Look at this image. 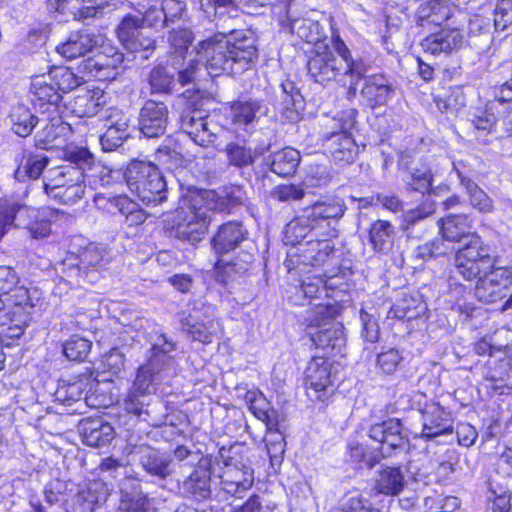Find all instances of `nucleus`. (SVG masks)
<instances>
[{
	"label": "nucleus",
	"mask_w": 512,
	"mask_h": 512,
	"mask_svg": "<svg viewBox=\"0 0 512 512\" xmlns=\"http://www.w3.org/2000/svg\"><path fill=\"white\" fill-rule=\"evenodd\" d=\"M347 210L343 198L324 197L303 207L287 224L283 241L298 246L300 262L304 265H324L335 252L331 242L339 233V222Z\"/></svg>",
	"instance_id": "nucleus-1"
},
{
	"label": "nucleus",
	"mask_w": 512,
	"mask_h": 512,
	"mask_svg": "<svg viewBox=\"0 0 512 512\" xmlns=\"http://www.w3.org/2000/svg\"><path fill=\"white\" fill-rule=\"evenodd\" d=\"M198 62L204 65L212 77L223 74L239 75L249 70L258 58V50L252 37L235 38L232 41L223 33L214 34L197 46Z\"/></svg>",
	"instance_id": "nucleus-2"
},
{
	"label": "nucleus",
	"mask_w": 512,
	"mask_h": 512,
	"mask_svg": "<svg viewBox=\"0 0 512 512\" xmlns=\"http://www.w3.org/2000/svg\"><path fill=\"white\" fill-rule=\"evenodd\" d=\"M65 160L68 164L52 168L44 176L43 189L49 198L75 181H87L91 189L98 190L114 185L120 176L119 171L96 162L93 154L84 147L67 150Z\"/></svg>",
	"instance_id": "nucleus-3"
},
{
	"label": "nucleus",
	"mask_w": 512,
	"mask_h": 512,
	"mask_svg": "<svg viewBox=\"0 0 512 512\" xmlns=\"http://www.w3.org/2000/svg\"><path fill=\"white\" fill-rule=\"evenodd\" d=\"M482 256L473 257V262L467 264L466 272L461 268H466V263L458 268H453L452 279L461 278L468 282L476 281L474 293L476 298L483 303H496L506 297L508 299L502 306L503 310L512 307V269L507 266L499 265V257L491 253V248H487Z\"/></svg>",
	"instance_id": "nucleus-4"
},
{
	"label": "nucleus",
	"mask_w": 512,
	"mask_h": 512,
	"mask_svg": "<svg viewBox=\"0 0 512 512\" xmlns=\"http://www.w3.org/2000/svg\"><path fill=\"white\" fill-rule=\"evenodd\" d=\"M337 313L338 308L330 302L314 304L305 311L307 334L312 344L322 349L326 357L342 354L346 345L344 327L335 321Z\"/></svg>",
	"instance_id": "nucleus-5"
},
{
	"label": "nucleus",
	"mask_w": 512,
	"mask_h": 512,
	"mask_svg": "<svg viewBox=\"0 0 512 512\" xmlns=\"http://www.w3.org/2000/svg\"><path fill=\"white\" fill-rule=\"evenodd\" d=\"M199 197L197 188L188 189L172 218L171 234L191 244L202 241L212 220L211 213Z\"/></svg>",
	"instance_id": "nucleus-6"
},
{
	"label": "nucleus",
	"mask_w": 512,
	"mask_h": 512,
	"mask_svg": "<svg viewBox=\"0 0 512 512\" xmlns=\"http://www.w3.org/2000/svg\"><path fill=\"white\" fill-rule=\"evenodd\" d=\"M123 177L129 190L146 205L156 206L168 198L166 179L160 169L150 161L132 160Z\"/></svg>",
	"instance_id": "nucleus-7"
},
{
	"label": "nucleus",
	"mask_w": 512,
	"mask_h": 512,
	"mask_svg": "<svg viewBox=\"0 0 512 512\" xmlns=\"http://www.w3.org/2000/svg\"><path fill=\"white\" fill-rule=\"evenodd\" d=\"M442 240L448 242L461 243L462 246L456 251L454 257V268H458L464 263L470 264L473 262V257H478L485 252L490 246L486 244L481 237L471 232V225L469 224L468 217L463 214H449L446 217L440 218L437 222ZM466 268H461V271H467Z\"/></svg>",
	"instance_id": "nucleus-8"
},
{
	"label": "nucleus",
	"mask_w": 512,
	"mask_h": 512,
	"mask_svg": "<svg viewBox=\"0 0 512 512\" xmlns=\"http://www.w3.org/2000/svg\"><path fill=\"white\" fill-rule=\"evenodd\" d=\"M356 115L357 111L354 109L340 112L333 119L332 130L323 135V146L337 164H350L358 154V147L351 134Z\"/></svg>",
	"instance_id": "nucleus-9"
},
{
	"label": "nucleus",
	"mask_w": 512,
	"mask_h": 512,
	"mask_svg": "<svg viewBox=\"0 0 512 512\" xmlns=\"http://www.w3.org/2000/svg\"><path fill=\"white\" fill-rule=\"evenodd\" d=\"M368 435L370 439L380 444L378 453L383 458L408 450V435L403 429L402 422L397 418H389L371 425Z\"/></svg>",
	"instance_id": "nucleus-10"
},
{
	"label": "nucleus",
	"mask_w": 512,
	"mask_h": 512,
	"mask_svg": "<svg viewBox=\"0 0 512 512\" xmlns=\"http://www.w3.org/2000/svg\"><path fill=\"white\" fill-rule=\"evenodd\" d=\"M180 129L187 134L194 143L206 147L216 139V133L208 121V114L205 110L188 103L180 115Z\"/></svg>",
	"instance_id": "nucleus-11"
},
{
	"label": "nucleus",
	"mask_w": 512,
	"mask_h": 512,
	"mask_svg": "<svg viewBox=\"0 0 512 512\" xmlns=\"http://www.w3.org/2000/svg\"><path fill=\"white\" fill-rule=\"evenodd\" d=\"M108 262L105 248L90 245L80 254L79 262L71 264L66 273L68 277L76 278L77 284L95 283L99 279V270Z\"/></svg>",
	"instance_id": "nucleus-12"
},
{
	"label": "nucleus",
	"mask_w": 512,
	"mask_h": 512,
	"mask_svg": "<svg viewBox=\"0 0 512 512\" xmlns=\"http://www.w3.org/2000/svg\"><path fill=\"white\" fill-rule=\"evenodd\" d=\"M93 57L84 60L81 70L87 77L97 81H108L115 79L117 68L122 64L124 56L111 45H102Z\"/></svg>",
	"instance_id": "nucleus-13"
},
{
	"label": "nucleus",
	"mask_w": 512,
	"mask_h": 512,
	"mask_svg": "<svg viewBox=\"0 0 512 512\" xmlns=\"http://www.w3.org/2000/svg\"><path fill=\"white\" fill-rule=\"evenodd\" d=\"M309 76L321 85L337 81L344 73L342 61L327 47L315 50L307 62Z\"/></svg>",
	"instance_id": "nucleus-14"
},
{
	"label": "nucleus",
	"mask_w": 512,
	"mask_h": 512,
	"mask_svg": "<svg viewBox=\"0 0 512 512\" xmlns=\"http://www.w3.org/2000/svg\"><path fill=\"white\" fill-rule=\"evenodd\" d=\"M422 431L420 438L427 441L434 440L439 436L451 435L453 433V418L451 413L438 403L425 404L421 410Z\"/></svg>",
	"instance_id": "nucleus-15"
},
{
	"label": "nucleus",
	"mask_w": 512,
	"mask_h": 512,
	"mask_svg": "<svg viewBox=\"0 0 512 512\" xmlns=\"http://www.w3.org/2000/svg\"><path fill=\"white\" fill-rule=\"evenodd\" d=\"M169 119V110L162 101L146 100L139 111L138 126L146 138L164 135Z\"/></svg>",
	"instance_id": "nucleus-16"
},
{
	"label": "nucleus",
	"mask_w": 512,
	"mask_h": 512,
	"mask_svg": "<svg viewBox=\"0 0 512 512\" xmlns=\"http://www.w3.org/2000/svg\"><path fill=\"white\" fill-rule=\"evenodd\" d=\"M331 362L326 356H314L306 368V387L308 395L315 393V399L324 401L332 391Z\"/></svg>",
	"instance_id": "nucleus-17"
},
{
	"label": "nucleus",
	"mask_w": 512,
	"mask_h": 512,
	"mask_svg": "<svg viewBox=\"0 0 512 512\" xmlns=\"http://www.w3.org/2000/svg\"><path fill=\"white\" fill-rule=\"evenodd\" d=\"M219 493L241 497L254 483V471L244 464L226 465L219 475Z\"/></svg>",
	"instance_id": "nucleus-18"
},
{
	"label": "nucleus",
	"mask_w": 512,
	"mask_h": 512,
	"mask_svg": "<svg viewBox=\"0 0 512 512\" xmlns=\"http://www.w3.org/2000/svg\"><path fill=\"white\" fill-rule=\"evenodd\" d=\"M211 465L212 461L208 458L193 466L192 471L180 483V489L184 494L198 501L211 497Z\"/></svg>",
	"instance_id": "nucleus-19"
},
{
	"label": "nucleus",
	"mask_w": 512,
	"mask_h": 512,
	"mask_svg": "<svg viewBox=\"0 0 512 512\" xmlns=\"http://www.w3.org/2000/svg\"><path fill=\"white\" fill-rule=\"evenodd\" d=\"M199 201H203L208 211L231 213L245 201V192L241 187L230 186L221 192L214 190L197 189Z\"/></svg>",
	"instance_id": "nucleus-20"
},
{
	"label": "nucleus",
	"mask_w": 512,
	"mask_h": 512,
	"mask_svg": "<svg viewBox=\"0 0 512 512\" xmlns=\"http://www.w3.org/2000/svg\"><path fill=\"white\" fill-rule=\"evenodd\" d=\"M248 231L240 221H228L219 226L211 238V246L217 256H225L240 247L247 239Z\"/></svg>",
	"instance_id": "nucleus-21"
},
{
	"label": "nucleus",
	"mask_w": 512,
	"mask_h": 512,
	"mask_svg": "<svg viewBox=\"0 0 512 512\" xmlns=\"http://www.w3.org/2000/svg\"><path fill=\"white\" fill-rule=\"evenodd\" d=\"M94 202L98 207L103 209H117L125 216V223L128 226H138L144 223L147 218L145 211L125 195L106 196L104 193L99 192L95 194Z\"/></svg>",
	"instance_id": "nucleus-22"
},
{
	"label": "nucleus",
	"mask_w": 512,
	"mask_h": 512,
	"mask_svg": "<svg viewBox=\"0 0 512 512\" xmlns=\"http://www.w3.org/2000/svg\"><path fill=\"white\" fill-rule=\"evenodd\" d=\"M31 93L34 107L40 112L49 115L58 114L62 96L46 75L33 79Z\"/></svg>",
	"instance_id": "nucleus-23"
},
{
	"label": "nucleus",
	"mask_w": 512,
	"mask_h": 512,
	"mask_svg": "<svg viewBox=\"0 0 512 512\" xmlns=\"http://www.w3.org/2000/svg\"><path fill=\"white\" fill-rule=\"evenodd\" d=\"M135 453L139 454V464L152 477L165 480L174 473L173 459L150 446H140Z\"/></svg>",
	"instance_id": "nucleus-24"
},
{
	"label": "nucleus",
	"mask_w": 512,
	"mask_h": 512,
	"mask_svg": "<svg viewBox=\"0 0 512 512\" xmlns=\"http://www.w3.org/2000/svg\"><path fill=\"white\" fill-rule=\"evenodd\" d=\"M253 261V255L243 250L230 260L225 259V256H219L214 265L216 281L227 285L238 280L250 269Z\"/></svg>",
	"instance_id": "nucleus-25"
},
{
	"label": "nucleus",
	"mask_w": 512,
	"mask_h": 512,
	"mask_svg": "<svg viewBox=\"0 0 512 512\" xmlns=\"http://www.w3.org/2000/svg\"><path fill=\"white\" fill-rule=\"evenodd\" d=\"M253 261V255L243 250L230 260L225 259V256H219L214 265L216 281L227 285L238 280L250 269Z\"/></svg>",
	"instance_id": "nucleus-26"
},
{
	"label": "nucleus",
	"mask_w": 512,
	"mask_h": 512,
	"mask_svg": "<svg viewBox=\"0 0 512 512\" xmlns=\"http://www.w3.org/2000/svg\"><path fill=\"white\" fill-rule=\"evenodd\" d=\"M394 86L383 74H373L364 78L360 95L372 109L385 105L394 96Z\"/></svg>",
	"instance_id": "nucleus-27"
},
{
	"label": "nucleus",
	"mask_w": 512,
	"mask_h": 512,
	"mask_svg": "<svg viewBox=\"0 0 512 512\" xmlns=\"http://www.w3.org/2000/svg\"><path fill=\"white\" fill-rule=\"evenodd\" d=\"M101 41V36H95L86 30L73 31L65 42L57 45L56 51L64 58L73 60L91 52Z\"/></svg>",
	"instance_id": "nucleus-28"
},
{
	"label": "nucleus",
	"mask_w": 512,
	"mask_h": 512,
	"mask_svg": "<svg viewBox=\"0 0 512 512\" xmlns=\"http://www.w3.org/2000/svg\"><path fill=\"white\" fill-rule=\"evenodd\" d=\"M78 432L87 446L102 447L114 438V429L102 418H85L78 424Z\"/></svg>",
	"instance_id": "nucleus-29"
},
{
	"label": "nucleus",
	"mask_w": 512,
	"mask_h": 512,
	"mask_svg": "<svg viewBox=\"0 0 512 512\" xmlns=\"http://www.w3.org/2000/svg\"><path fill=\"white\" fill-rule=\"evenodd\" d=\"M108 488L100 480L89 482L81 488L72 499L74 512H94L108 498Z\"/></svg>",
	"instance_id": "nucleus-30"
},
{
	"label": "nucleus",
	"mask_w": 512,
	"mask_h": 512,
	"mask_svg": "<svg viewBox=\"0 0 512 512\" xmlns=\"http://www.w3.org/2000/svg\"><path fill=\"white\" fill-rule=\"evenodd\" d=\"M228 166L244 169L252 166L263 154L262 149L253 148L246 139L236 138L229 141L222 149Z\"/></svg>",
	"instance_id": "nucleus-31"
},
{
	"label": "nucleus",
	"mask_w": 512,
	"mask_h": 512,
	"mask_svg": "<svg viewBox=\"0 0 512 512\" xmlns=\"http://www.w3.org/2000/svg\"><path fill=\"white\" fill-rule=\"evenodd\" d=\"M278 110L285 119L297 122L304 111L305 101L292 80L286 79L280 85Z\"/></svg>",
	"instance_id": "nucleus-32"
},
{
	"label": "nucleus",
	"mask_w": 512,
	"mask_h": 512,
	"mask_svg": "<svg viewBox=\"0 0 512 512\" xmlns=\"http://www.w3.org/2000/svg\"><path fill=\"white\" fill-rule=\"evenodd\" d=\"M463 168V162L453 163V169L469 197L470 204L481 213L492 212L494 209L493 200L467 175Z\"/></svg>",
	"instance_id": "nucleus-33"
},
{
	"label": "nucleus",
	"mask_w": 512,
	"mask_h": 512,
	"mask_svg": "<svg viewBox=\"0 0 512 512\" xmlns=\"http://www.w3.org/2000/svg\"><path fill=\"white\" fill-rule=\"evenodd\" d=\"M177 344L165 334H157L151 343L150 365L158 367L157 371L173 372L176 367L175 357Z\"/></svg>",
	"instance_id": "nucleus-34"
},
{
	"label": "nucleus",
	"mask_w": 512,
	"mask_h": 512,
	"mask_svg": "<svg viewBox=\"0 0 512 512\" xmlns=\"http://www.w3.org/2000/svg\"><path fill=\"white\" fill-rule=\"evenodd\" d=\"M462 35L459 30L448 29L433 33L421 41L423 50L432 55L450 53L462 45Z\"/></svg>",
	"instance_id": "nucleus-35"
},
{
	"label": "nucleus",
	"mask_w": 512,
	"mask_h": 512,
	"mask_svg": "<svg viewBox=\"0 0 512 512\" xmlns=\"http://www.w3.org/2000/svg\"><path fill=\"white\" fill-rule=\"evenodd\" d=\"M121 493L120 508L126 512H150L152 509L151 501L145 494L140 484L135 482H123L119 484Z\"/></svg>",
	"instance_id": "nucleus-36"
},
{
	"label": "nucleus",
	"mask_w": 512,
	"mask_h": 512,
	"mask_svg": "<svg viewBox=\"0 0 512 512\" xmlns=\"http://www.w3.org/2000/svg\"><path fill=\"white\" fill-rule=\"evenodd\" d=\"M18 167L14 176L18 181L39 178L49 163V158L44 154H34L31 151L22 150L16 157Z\"/></svg>",
	"instance_id": "nucleus-37"
},
{
	"label": "nucleus",
	"mask_w": 512,
	"mask_h": 512,
	"mask_svg": "<svg viewBox=\"0 0 512 512\" xmlns=\"http://www.w3.org/2000/svg\"><path fill=\"white\" fill-rule=\"evenodd\" d=\"M426 309V304L419 294L402 293L391 306L388 317L410 321L420 317Z\"/></svg>",
	"instance_id": "nucleus-38"
},
{
	"label": "nucleus",
	"mask_w": 512,
	"mask_h": 512,
	"mask_svg": "<svg viewBox=\"0 0 512 512\" xmlns=\"http://www.w3.org/2000/svg\"><path fill=\"white\" fill-rule=\"evenodd\" d=\"M435 212L432 202L408 210L403 215L402 229L408 237H420L428 228V219Z\"/></svg>",
	"instance_id": "nucleus-39"
},
{
	"label": "nucleus",
	"mask_w": 512,
	"mask_h": 512,
	"mask_svg": "<svg viewBox=\"0 0 512 512\" xmlns=\"http://www.w3.org/2000/svg\"><path fill=\"white\" fill-rule=\"evenodd\" d=\"M300 162V153L293 148L286 147L270 154L265 163L270 170L281 177L294 174Z\"/></svg>",
	"instance_id": "nucleus-40"
},
{
	"label": "nucleus",
	"mask_w": 512,
	"mask_h": 512,
	"mask_svg": "<svg viewBox=\"0 0 512 512\" xmlns=\"http://www.w3.org/2000/svg\"><path fill=\"white\" fill-rule=\"evenodd\" d=\"M106 103V97L101 89L82 90L72 102V112L78 117H92Z\"/></svg>",
	"instance_id": "nucleus-41"
},
{
	"label": "nucleus",
	"mask_w": 512,
	"mask_h": 512,
	"mask_svg": "<svg viewBox=\"0 0 512 512\" xmlns=\"http://www.w3.org/2000/svg\"><path fill=\"white\" fill-rule=\"evenodd\" d=\"M71 126L62 120L60 116H54L35 135L36 146L46 148L54 142H63L71 135Z\"/></svg>",
	"instance_id": "nucleus-42"
},
{
	"label": "nucleus",
	"mask_w": 512,
	"mask_h": 512,
	"mask_svg": "<svg viewBox=\"0 0 512 512\" xmlns=\"http://www.w3.org/2000/svg\"><path fill=\"white\" fill-rule=\"evenodd\" d=\"M369 243L376 252L388 253L394 245L395 228L391 222L378 219L371 223Z\"/></svg>",
	"instance_id": "nucleus-43"
},
{
	"label": "nucleus",
	"mask_w": 512,
	"mask_h": 512,
	"mask_svg": "<svg viewBox=\"0 0 512 512\" xmlns=\"http://www.w3.org/2000/svg\"><path fill=\"white\" fill-rule=\"evenodd\" d=\"M92 384L83 379L73 383L60 384L55 391V399L64 406H71L74 403H80L82 400L85 401L86 405H89L88 392L91 391Z\"/></svg>",
	"instance_id": "nucleus-44"
},
{
	"label": "nucleus",
	"mask_w": 512,
	"mask_h": 512,
	"mask_svg": "<svg viewBox=\"0 0 512 512\" xmlns=\"http://www.w3.org/2000/svg\"><path fill=\"white\" fill-rule=\"evenodd\" d=\"M405 486V478L399 467H382L375 479L374 489L385 495H398Z\"/></svg>",
	"instance_id": "nucleus-45"
},
{
	"label": "nucleus",
	"mask_w": 512,
	"mask_h": 512,
	"mask_svg": "<svg viewBox=\"0 0 512 512\" xmlns=\"http://www.w3.org/2000/svg\"><path fill=\"white\" fill-rule=\"evenodd\" d=\"M449 18L448 7L438 0L421 4L416 13L417 24L421 27L440 26Z\"/></svg>",
	"instance_id": "nucleus-46"
},
{
	"label": "nucleus",
	"mask_w": 512,
	"mask_h": 512,
	"mask_svg": "<svg viewBox=\"0 0 512 512\" xmlns=\"http://www.w3.org/2000/svg\"><path fill=\"white\" fill-rule=\"evenodd\" d=\"M9 119L12 131L20 137L29 136L39 121L38 117L23 104L12 108Z\"/></svg>",
	"instance_id": "nucleus-47"
},
{
	"label": "nucleus",
	"mask_w": 512,
	"mask_h": 512,
	"mask_svg": "<svg viewBox=\"0 0 512 512\" xmlns=\"http://www.w3.org/2000/svg\"><path fill=\"white\" fill-rule=\"evenodd\" d=\"M157 370L158 367L150 365L149 362L141 366L137 371L135 380L131 388L147 396L152 397V395L156 391V386L158 385L161 379V374H169V372L167 371Z\"/></svg>",
	"instance_id": "nucleus-48"
},
{
	"label": "nucleus",
	"mask_w": 512,
	"mask_h": 512,
	"mask_svg": "<svg viewBox=\"0 0 512 512\" xmlns=\"http://www.w3.org/2000/svg\"><path fill=\"white\" fill-rule=\"evenodd\" d=\"M263 109L262 101L257 99L237 101L231 107L232 121L236 125L252 124Z\"/></svg>",
	"instance_id": "nucleus-49"
},
{
	"label": "nucleus",
	"mask_w": 512,
	"mask_h": 512,
	"mask_svg": "<svg viewBox=\"0 0 512 512\" xmlns=\"http://www.w3.org/2000/svg\"><path fill=\"white\" fill-rule=\"evenodd\" d=\"M289 29L291 33L296 34L307 43H316L323 36L320 24L308 18L290 19Z\"/></svg>",
	"instance_id": "nucleus-50"
},
{
	"label": "nucleus",
	"mask_w": 512,
	"mask_h": 512,
	"mask_svg": "<svg viewBox=\"0 0 512 512\" xmlns=\"http://www.w3.org/2000/svg\"><path fill=\"white\" fill-rule=\"evenodd\" d=\"M151 93L169 94L175 81V74L163 65L155 66L149 74Z\"/></svg>",
	"instance_id": "nucleus-51"
},
{
	"label": "nucleus",
	"mask_w": 512,
	"mask_h": 512,
	"mask_svg": "<svg viewBox=\"0 0 512 512\" xmlns=\"http://www.w3.org/2000/svg\"><path fill=\"white\" fill-rule=\"evenodd\" d=\"M62 95L77 88L81 84L80 78L66 67H54L46 75Z\"/></svg>",
	"instance_id": "nucleus-52"
},
{
	"label": "nucleus",
	"mask_w": 512,
	"mask_h": 512,
	"mask_svg": "<svg viewBox=\"0 0 512 512\" xmlns=\"http://www.w3.org/2000/svg\"><path fill=\"white\" fill-rule=\"evenodd\" d=\"M13 228L27 229L38 218V210L24 202L10 199Z\"/></svg>",
	"instance_id": "nucleus-53"
},
{
	"label": "nucleus",
	"mask_w": 512,
	"mask_h": 512,
	"mask_svg": "<svg viewBox=\"0 0 512 512\" xmlns=\"http://www.w3.org/2000/svg\"><path fill=\"white\" fill-rule=\"evenodd\" d=\"M143 26L142 20H140L138 16L127 15L122 19L116 32L118 39L125 48L137 37L141 36Z\"/></svg>",
	"instance_id": "nucleus-54"
},
{
	"label": "nucleus",
	"mask_w": 512,
	"mask_h": 512,
	"mask_svg": "<svg viewBox=\"0 0 512 512\" xmlns=\"http://www.w3.org/2000/svg\"><path fill=\"white\" fill-rule=\"evenodd\" d=\"M433 174L425 165L414 167L411 169L407 179L405 180L407 187L421 194H425L431 190Z\"/></svg>",
	"instance_id": "nucleus-55"
},
{
	"label": "nucleus",
	"mask_w": 512,
	"mask_h": 512,
	"mask_svg": "<svg viewBox=\"0 0 512 512\" xmlns=\"http://www.w3.org/2000/svg\"><path fill=\"white\" fill-rule=\"evenodd\" d=\"M450 252V247L442 239L434 238L413 250V258L423 262L445 256Z\"/></svg>",
	"instance_id": "nucleus-56"
},
{
	"label": "nucleus",
	"mask_w": 512,
	"mask_h": 512,
	"mask_svg": "<svg viewBox=\"0 0 512 512\" xmlns=\"http://www.w3.org/2000/svg\"><path fill=\"white\" fill-rule=\"evenodd\" d=\"M156 159L167 166L168 169L179 167L183 164V156L180 145L172 140L162 144L156 151Z\"/></svg>",
	"instance_id": "nucleus-57"
},
{
	"label": "nucleus",
	"mask_w": 512,
	"mask_h": 512,
	"mask_svg": "<svg viewBox=\"0 0 512 512\" xmlns=\"http://www.w3.org/2000/svg\"><path fill=\"white\" fill-rule=\"evenodd\" d=\"M91 342L85 338L74 335L63 345V353L71 361H83L91 349Z\"/></svg>",
	"instance_id": "nucleus-58"
},
{
	"label": "nucleus",
	"mask_w": 512,
	"mask_h": 512,
	"mask_svg": "<svg viewBox=\"0 0 512 512\" xmlns=\"http://www.w3.org/2000/svg\"><path fill=\"white\" fill-rule=\"evenodd\" d=\"M150 401V396L130 388L126 398L124 399V409L129 414L140 417L144 413L148 414V406L150 405Z\"/></svg>",
	"instance_id": "nucleus-59"
},
{
	"label": "nucleus",
	"mask_w": 512,
	"mask_h": 512,
	"mask_svg": "<svg viewBox=\"0 0 512 512\" xmlns=\"http://www.w3.org/2000/svg\"><path fill=\"white\" fill-rule=\"evenodd\" d=\"M306 191L301 184H280L271 191V197L279 202H294L304 198Z\"/></svg>",
	"instance_id": "nucleus-60"
},
{
	"label": "nucleus",
	"mask_w": 512,
	"mask_h": 512,
	"mask_svg": "<svg viewBox=\"0 0 512 512\" xmlns=\"http://www.w3.org/2000/svg\"><path fill=\"white\" fill-rule=\"evenodd\" d=\"M88 186L87 181H75L72 184L66 185L63 191H55L51 199L57 201L59 204L72 205L80 200L85 192V187Z\"/></svg>",
	"instance_id": "nucleus-61"
},
{
	"label": "nucleus",
	"mask_w": 512,
	"mask_h": 512,
	"mask_svg": "<svg viewBox=\"0 0 512 512\" xmlns=\"http://www.w3.org/2000/svg\"><path fill=\"white\" fill-rule=\"evenodd\" d=\"M194 39L193 32L188 24L172 26L169 31L168 41L177 51L182 52L188 49Z\"/></svg>",
	"instance_id": "nucleus-62"
},
{
	"label": "nucleus",
	"mask_w": 512,
	"mask_h": 512,
	"mask_svg": "<svg viewBox=\"0 0 512 512\" xmlns=\"http://www.w3.org/2000/svg\"><path fill=\"white\" fill-rule=\"evenodd\" d=\"M300 291L306 298L316 299L322 295L328 296L327 280H323L321 276H310L302 280Z\"/></svg>",
	"instance_id": "nucleus-63"
},
{
	"label": "nucleus",
	"mask_w": 512,
	"mask_h": 512,
	"mask_svg": "<svg viewBox=\"0 0 512 512\" xmlns=\"http://www.w3.org/2000/svg\"><path fill=\"white\" fill-rule=\"evenodd\" d=\"M512 24V0H498L494 9V26L504 31Z\"/></svg>",
	"instance_id": "nucleus-64"
}]
</instances>
